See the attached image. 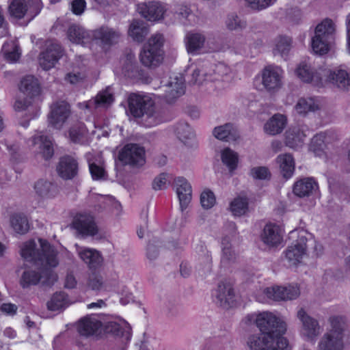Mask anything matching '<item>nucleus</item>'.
Instances as JSON below:
<instances>
[{
	"mask_svg": "<svg viewBox=\"0 0 350 350\" xmlns=\"http://www.w3.org/2000/svg\"><path fill=\"white\" fill-rule=\"evenodd\" d=\"M246 325L255 324L262 334L270 335L274 339L284 338L287 330L286 321L269 311L258 312L246 315L243 319Z\"/></svg>",
	"mask_w": 350,
	"mask_h": 350,
	"instance_id": "obj_1",
	"label": "nucleus"
},
{
	"mask_svg": "<svg viewBox=\"0 0 350 350\" xmlns=\"http://www.w3.org/2000/svg\"><path fill=\"white\" fill-rule=\"evenodd\" d=\"M129 106L131 114L136 118H142L147 127L157 126L163 121L160 111L157 109L154 100L148 95L131 94Z\"/></svg>",
	"mask_w": 350,
	"mask_h": 350,
	"instance_id": "obj_2",
	"label": "nucleus"
},
{
	"mask_svg": "<svg viewBox=\"0 0 350 350\" xmlns=\"http://www.w3.org/2000/svg\"><path fill=\"white\" fill-rule=\"evenodd\" d=\"M21 256L27 261L37 262L42 265L44 262L49 267H57L59 264L57 251L43 239L28 241L21 248Z\"/></svg>",
	"mask_w": 350,
	"mask_h": 350,
	"instance_id": "obj_3",
	"label": "nucleus"
},
{
	"mask_svg": "<svg viewBox=\"0 0 350 350\" xmlns=\"http://www.w3.org/2000/svg\"><path fill=\"white\" fill-rule=\"evenodd\" d=\"M329 327L318 342V350H343L344 340L347 336L346 319L342 316H331Z\"/></svg>",
	"mask_w": 350,
	"mask_h": 350,
	"instance_id": "obj_4",
	"label": "nucleus"
},
{
	"mask_svg": "<svg viewBox=\"0 0 350 350\" xmlns=\"http://www.w3.org/2000/svg\"><path fill=\"white\" fill-rule=\"evenodd\" d=\"M45 262L42 265L40 262H33L32 267L26 269L22 274L20 284L23 288L29 287L31 285H36L40 281L44 284H50L57 280L56 274L53 271L52 268Z\"/></svg>",
	"mask_w": 350,
	"mask_h": 350,
	"instance_id": "obj_5",
	"label": "nucleus"
},
{
	"mask_svg": "<svg viewBox=\"0 0 350 350\" xmlns=\"http://www.w3.org/2000/svg\"><path fill=\"white\" fill-rule=\"evenodd\" d=\"M247 350H291L286 338L274 339L267 334L250 335L246 341Z\"/></svg>",
	"mask_w": 350,
	"mask_h": 350,
	"instance_id": "obj_6",
	"label": "nucleus"
},
{
	"mask_svg": "<svg viewBox=\"0 0 350 350\" xmlns=\"http://www.w3.org/2000/svg\"><path fill=\"white\" fill-rule=\"evenodd\" d=\"M164 38L162 34L155 33L148 40L140 53L142 63L148 67L159 65L163 59V45Z\"/></svg>",
	"mask_w": 350,
	"mask_h": 350,
	"instance_id": "obj_7",
	"label": "nucleus"
},
{
	"mask_svg": "<svg viewBox=\"0 0 350 350\" xmlns=\"http://www.w3.org/2000/svg\"><path fill=\"white\" fill-rule=\"evenodd\" d=\"M283 75L284 72L279 66H266L261 72V82L258 83L256 79L254 85L259 90L275 92L282 87Z\"/></svg>",
	"mask_w": 350,
	"mask_h": 350,
	"instance_id": "obj_8",
	"label": "nucleus"
},
{
	"mask_svg": "<svg viewBox=\"0 0 350 350\" xmlns=\"http://www.w3.org/2000/svg\"><path fill=\"white\" fill-rule=\"evenodd\" d=\"M308 242H312L311 235L301 232L298 239L285 250V258L290 266H296L301 262L307 254Z\"/></svg>",
	"mask_w": 350,
	"mask_h": 350,
	"instance_id": "obj_9",
	"label": "nucleus"
},
{
	"mask_svg": "<svg viewBox=\"0 0 350 350\" xmlns=\"http://www.w3.org/2000/svg\"><path fill=\"white\" fill-rule=\"evenodd\" d=\"M297 318L301 323V336L307 341H315L322 332L318 320L310 316L303 308L297 310Z\"/></svg>",
	"mask_w": 350,
	"mask_h": 350,
	"instance_id": "obj_10",
	"label": "nucleus"
},
{
	"mask_svg": "<svg viewBox=\"0 0 350 350\" xmlns=\"http://www.w3.org/2000/svg\"><path fill=\"white\" fill-rule=\"evenodd\" d=\"M146 152L143 146L137 144H128L119 152L118 159L124 164L133 167H140L145 164Z\"/></svg>",
	"mask_w": 350,
	"mask_h": 350,
	"instance_id": "obj_11",
	"label": "nucleus"
},
{
	"mask_svg": "<svg viewBox=\"0 0 350 350\" xmlns=\"http://www.w3.org/2000/svg\"><path fill=\"white\" fill-rule=\"evenodd\" d=\"M27 145L36 157H40L48 160L53 155L52 142L42 132H37L33 135L27 140Z\"/></svg>",
	"mask_w": 350,
	"mask_h": 350,
	"instance_id": "obj_12",
	"label": "nucleus"
},
{
	"mask_svg": "<svg viewBox=\"0 0 350 350\" xmlns=\"http://www.w3.org/2000/svg\"><path fill=\"white\" fill-rule=\"evenodd\" d=\"M325 68L326 66L314 68L309 62L303 61L298 64L295 74L304 83H312L316 86H323V75L322 72H324Z\"/></svg>",
	"mask_w": 350,
	"mask_h": 350,
	"instance_id": "obj_13",
	"label": "nucleus"
},
{
	"mask_svg": "<svg viewBox=\"0 0 350 350\" xmlns=\"http://www.w3.org/2000/svg\"><path fill=\"white\" fill-rule=\"evenodd\" d=\"M70 107L65 101L54 103L51 107L49 123L56 129H62L70 121Z\"/></svg>",
	"mask_w": 350,
	"mask_h": 350,
	"instance_id": "obj_14",
	"label": "nucleus"
},
{
	"mask_svg": "<svg viewBox=\"0 0 350 350\" xmlns=\"http://www.w3.org/2000/svg\"><path fill=\"white\" fill-rule=\"evenodd\" d=\"M323 71V86L331 83L342 90L350 89V74L346 70L341 68L332 70L326 66Z\"/></svg>",
	"mask_w": 350,
	"mask_h": 350,
	"instance_id": "obj_15",
	"label": "nucleus"
},
{
	"mask_svg": "<svg viewBox=\"0 0 350 350\" xmlns=\"http://www.w3.org/2000/svg\"><path fill=\"white\" fill-rule=\"evenodd\" d=\"M186 50L189 54L198 55L208 46L207 35L202 31H188L184 38Z\"/></svg>",
	"mask_w": 350,
	"mask_h": 350,
	"instance_id": "obj_16",
	"label": "nucleus"
},
{
	"mask_svg": "<svg viewBox=\"0 0 350 350\" xmlns=\"http://www.w3.org/2000/svg\"><path fill=\"white\" fill-rule=\"evenodd\" d=\"M214 296L217 304L224 308H230L235 304L236 295L233 285L230 282H220Z\"/></svg>",
	"mask_w": 350,
	"mask_h": 350,
	"instance_id": "obj_17",
	"label": "nucleus"
},
{
	"mask_svg": "<svg viewBox=\"0 0 350 350\" xmlns=\"http://www.w3.org/2000/svg\"><path fill=\"white\" fill-rule=\"evenodd\" d=\"M72 226L83 236H94L98 232V228L93 216L86 213L77 214L73 219Z\"/></svg>",
	"mask_w": 350,
	"mask_h": 350,
	"instance_id": "obj_18",
	"label": "nucleus"
},
{
	"mask_svg": "<svg viewBox=\"0 0 350 350\" xmlns=\"http://www.w3.org/2000/svg\"><path fill=\"white\" fill-rule=\"evenodd\" d=\"M308 127L305 125L289 127L284 135L285 145L293 149L301 147L308 135Z\"/></svg>",
	"mask_w": 350,
	"mask_h": 350,
	"instance_id": "obj_19",
	"label": "nucleus"
},
{
	"mask_svg": "<svg viewBox=\"0 0 350 350\" xmlns=\"http://www.w3.org/2000/svg\"><path fill=\"white\" fill-rule=\"evenodd\" d=\"M137 11L148 21H158L163 18L167 8L159 1H151L138 4Z\"/></svg>",
	"mask_w": 350,
	"mask_h": 350,
	"instance_id": "obj_20",
	"label": "nucleus"
},
{
	"mask_svg": "<svg viewBox=\"0 0 350 350\" xmlns=\"http://www.w3.org/2000/svg\"><path fill=\"white\" fill-rule=\"evenodd\" d=\"M164 98L169 103L185 94V79L181 75H174L170 77L166 85L163 86Z\"/></svg>",
	"mask_w": 350,
	"mask_h": 350,
	"instance_id": "obj_21",
	"label": "nucleus"
},
{
	"mask_svg": "<svg viewBox=\"0 0 350 350\" xmlns=\"http://www.w3.org/2000/svg\"><path fill=\"white\" fill-rule=\"evenodd\" d=\"M174 189L179 200L180 208L184 211L191 200V186L185 178L177 177L174 180Z\"/></svg>",
	"mask_w": 350,
	"mask_h": 350,
	"instance_id": "obj_22",
	"label": "nucleus"
},
{
	"mask_svg": "<svg viewBox=\"0 0 350 350\" xmlns=\"http://www.w3.org/2000/svg\"><path fill=\"white\" fill-rule=\"evenodd\" d=\"M283 233L280 226L270 223L265 226L260 234V239L267 246L274 247L282 243Z\"/></svg>",
	"mask_w": 350,
	"mask_h": 350,
	"instance_id": "obj_23",
	"label": "nucleus"
},
{
	"mask_svg": "<svg viewBox=\"0 0 350 350\" xmlns=\"http://www.w3.org/2000/svg\"><path fill=\"white\" fill-rule=\"evenodd\" d=\"M102 325V322L98 317L88 315L79 321L77 329L80 335L89 337L98 334Z\"/></svg>",
	"mask_w": 350,
	"mask_h": 350,
	"instance_id": "obj_24",
	"label": "nucleus"
},
{
	"mask_svg": "<svg viewBox=\"0 0 350 350\" xmlns=\"http://www.w3.org/2000/svg\"><path fill=\"white\" fill-rule=\"evenodd\" d=\"M120 37L118 31L107 26H102L92 31V38L103 47L116 44Z\"/></svg>",
	"mask_w": 350,
	"mask_h": 350,
	"instance_id": "obj_25",
	"label": "nucleus"
},
{
	"mask_svg": "<svg viewBox=\"0 0 350 350\" xmlns=\"http://www.w3.org/2000/svg\"><path fill=\"white\" fill-rule=\"evenodd\" d=\"M62 55V50L57 43L49 45L46 50L40 54V64L44 70L53 68L59 58Z\"/></svg>",
	"mask_w": 350,
	"mask_h": 350,
	"instance_id": "obj_26",
	"label": "nucleus"
},
{
	"mask_svg": "<svg viewBox=\"0 0 350 350\" xmlns=\"http://www.w3.org/2000/svg\"><path fill=\"white\" fill-rule=\"evenodd\" d=\"M288 123L287 117L282 113H275L264 124L263 131L270 136H275L283 132Z\"/></svg>",
	"mask_w": 350,
	"mask_h": 350,
	"instance_id": "obj_27",
	"label": "nucleus"
},
{
	"mask_svg": "<svg viewBox=\"0 0 350 350\" xmlns=\"http://www.w3.org/2000/svg\"><path fill=\"white\" fill-rule=\"evenodd\" d=\"M57 171L62 178L72 179L77 174L78 162L72 157H63L57 166Z\"/></svg>",
	"mask_w": 350,
	"mask_h": 350,
	"instance_id": "obj_28",
	"label": "nucleus"
},
{
	"mask_svg": "<svg viewBox=\"0 0 350 350\" xmlns=\"http://www.w3.org/2000/svg\"><path fill=\"white\" fill-rule=\"evenodd\" d=\"M113 102V93L110 88H107L98 93L96 97L83 103H79L81 107L88 109L97 107H107Z\"/></svg>",
	"mask_w": 350,
	"mask_h": 350,
	"instance_id": "obj_29",
	"label": "nucleus"
},
{
	"mask_svg": "<svg viewBox=\"0 0 350 350\" xmlns=\"http://www.w3.org/2000/svg\"><path fill=\"white\" fill-rule=\"evenodd\" d=\"M75 247L79 258L90 267H96L101 264L103 258L95 249L81 247L78 244H75Z\"/></svg>",
	"mask_w": 350,
	"mask_h": 350,
	"instance_id": "obj_30",
	"label": "nucleus"
},
{
	"mask_svg": "<svg viewBox=\"0 0 350 350\" xmlns=\"http://www.w3.org/2000/svg\"><path fill=\"white\" fill-rule=\"evenodd\" d=\"M34 190L36 195L42 199L53 198L59 193L57 186L45 179L38 180L34 185Z\"/></svg>",
	"mask_w": 350,
	"mask_h": 350,
	"instance_id": "obj_31",
	"label": "nucleus"
},
{
	"mask_svg": "<svg viewBox=\"0 0 350 350\" xmlns=\"http://www.w3.org/2000/svg\"><path fill=\"white\" fill-rule=\"evenodd\" d=\"M318 189V184L312 178H304L295 183L293 193L299 197L312 195Z\"/></svg>",
	"mask_w": 350,
	"mask_h": 350,
	"instance_id": "obj_32",
	"label": "nucleus"
},
{
	"mask_svg": "<svg viewBox=\"0 0 350 350\" xmlns=\"http://www.w3.org/2000/svg\"><path fill=\"white\" fill-rule=\"evenodd\" d=\"M19 89L27 97L30 98L38 96L40 92L38 79L31 75L26 76L21 80Z\"/></svg>",
	"mask_w": 350,
	"mask_h": 350,
	"instance_id": "obj_33",
	"label": "nucleus"
},
{
	"mask_svg": "<svg viewBox=\"0 0 350 350\" xmlns=\"http://www.w3.org/2000/svg\"><path fill=\"white\" fill-rule=\"evenodd\" d=\"M335 32L334 23L331 19L326 18L316 26L312 36L334 40Z\"/></svg>",
	"mask_w": 350,
	"mask_h": 350,
	"instance_id": "obj_34",
	"label": "nucleus"
},
{
	"mask_svg": "<svg viewBox=\"0 0 350 350\" xmlns=\"http://www.w3.org/2000/svg\"><path fill=\"white\" fill-rule=\"evenodd\" d=\"M282 175L285 178H290L295 171V161L291 154H281L276 159Z\"/></svg>",
	"mask_w": 350,
	"mask_h": 350,
	"instance_id": "obj_35",
	"label": "nucleus"
},
{
	"mask_svg": "<svg viewBox=\"0 0 350 350\" xmlns=\"http://www.w3.org/2000/svg\"><path fill=\"white\" fill-rule=\"evenodd\" d=\"M291 38L288 36H280L274 40L273 55L286 59L291 51Z\"/></svg>",
	"mask_w": 350,
	"mask_h": 350,
	"instance_id": "obj_36",
	"label": "nucleus"
},
{
	"mask_svg": "<svg viewBox=\"0 0 350 350\" xmlns=\"http://www.w3.org/2000/svg\"><path fill=\"white\" fill-rule=\"evenodd\" d=\"M67 37L72 43L83 44L90 40V33L81 26L72 25L67 31Z\"/></svg>",
	"mask_w": 350,
	"mask_h": 350,
	"instance_id": "obj_37",
	"label": "nucleus"
},
{
	"mask_svg": "<svg viewBox=\"0 0 350 350\" xmlns=\"http://www.w3.org/2000/svg\"><path fill=\"white\" fill-rule=\"evenodd\" d=\"M221 262L223 265L227 266L230 263L235 262L237 254L233 250L230 239L227 237L222 238L221 240Z\"/></svg>",
	"mask_w": 350,
	"mask_h": 350,
	"instance_id": "obj_38",
	"label": "nucleus"
},
{
	"mask_svg": "<svg viewBox=\"0 0 350 350\" xmlns=\"http://www.w3.org/2000/svg\"><path fill=\"white\" fill-rule=\"evenodd\" d=\"M319 109V103L312 98H301L295 105L296 112L300 115H306Z\"/></svg>",
	"mask_w": 350,
	"mask_h": 350,
	"instance_id": "obj_39",
	"label": "nucleus"
},
{
	"mask_svg": "<svg viewBox=\"0 0 350 350\" xmlns=\"http://www.w3.org/2000/svg\"><path fill=\"white\" fill-rule=\"evenodd\" d=\"M148 32L145 23L140 21H133L129 29V36L137 42H142Z\"/></svg>",
	"mask_w": 350,
	"mask_h": 350,
	"instance_id": "obj_40",
	"label": "nucleus"
},
{
	"mask_svg": "<svg viewBox=\"0 0 350 350\" xmlns=\"http://www.w3.org/2000/svg\"><path fill=\"white\" fill-rule=\"evenodd\" d=\"M334 40L312 36L311 46L314 53L323 55L327 54L331 49Z\"/></svg>",
	"mask_w": 350,
	"mask_h": 350,
	"instance_id": "obj_41",
	"label": "nucleus"
},
{
	"mask_svg": "<svg viewBox=\"0 0 350 350\" xmlns=\"http://www.w3.org/2000/svg\"><path fill=\"white\" fill-rule=\"evenodd\" d=\"M175 133L177 137L185 144H189L195 138L193 129L187 122L178 123L176 126Z\"/></svg>",
	"mask_w": 350,
	"mask_h": 350,
	"instance_id": "obj_42",
	"label": "nucleus"
},
{
	"mask_svg": "<svg viewBox=\"0 0 350 350\" xmlns=\"http://www.w3.org/2000/svg\"><path fill=\"white\" fill-rule=\"evenodd\" d=\"M221 160L229 171L234 170L238 165L239 155L233 150L226 148L221 151Z\"/></svg>",
	"mask_w": 350,
	"mask_h": 350,
	"instance_id": "obj_43",
	"label": "nucleus"
},
{
	"mask_svg": "<svg viewBox=\"0 0 350 350\" xmlns=\"http://www.w3.org/2000/svg\"><path fill=\"white\" fill-rule=\"evenodd\" d=\"M230 210L234 216H241L248 211V199L245 196H237L230 204Z\"/></svg>",
	"mask_w": 350,
	"mask_h": 350,
	"instance_id": "obj_44",
	"label": "nucleus"
},
{
	"mask_svg": "<svg viewBox=\"0 0 350 350\" xmlns=\"http://www.w3.org/2000/svg\"><path fill=\"white\" fill-rule=\"evenodd\" d=\"M68 304L67 295L64 293H57L47 302V308L51 311H58L65 308Z\"/></svg>",
	"mask_w": 350,
	"mask_h": 350,
	"instance_id": "obj_45",
	"label": "nucleus"
},
{
	"mask_svg": "<svg viewBox=\"0 0 350 350\" xmlns=\"http://www.w3.org/2000/svg\"><path fill=\"white\" fill-rule=\"evenodd\" d=\"M10 224L13 230L18 234H25L28 232L29 228L27 218L23 215H12Z\"/></svg>",
	"mask_w": 350,
	"mask_h": 350,
	"instance_id": "obj_46",
	"label": "nucleus"
},
{
	"mask_svg": "<svg viewBox=\"0 0 350 350\" xmlns=\"http://www.w3.org/2000/svg\"><path fill=\"white\" fill-rule=\"evenodd\" d=\"M86 77L85 70L83 67H74L65 76V81L72 85L82 83Z\"/></svg>",
	"mask_w": 350,
	"mask_h": 350,
	"instance_id": "obj_47",
	"label": "nucleus"
},
{
	"mask_svg": "<svg viewBox=\"0 0 350 350\" xmlns=\"http://www.w3.org/2000/svg\"><path fill=\"white\" fill-rule=\"evenodd\" d=\"M172 176L170 174L163 172L157 175L152 181V189L154 191L166 189L171 183Z\"/></svg>",
	"mask_w": 350,
	"mask_h": 350,
	"instance_id": "obj_48",
	"label": "nucleus"
},
{
	"mask_svg": "<svg viewBox=\"0 0 350 350\" xmlns=\"http://www.w3.org/2000/svg\"><path fill=\"white\" fill-rule=\"evenodd\" d=\"M27 10V3L25 0H12L9 11L12 16L17 18H23Z\"/></svg>",
	"mask_w": 350,
	"mask_h": 350,
	"instance_id": "obj_49",
	"label": "nucleus"
},
{
	"mask_svg": "<svg viewBox=\"0 0 350 350\" xmlns=\"http://www.w3.org/2000/svg\"><path fill=\"white\" fill-rule=\"evenodd\" d=\"M226 27L231 31L242 30L246 27V22L237 14H228L225 21Z\"/></svg>",
	"mask_w": 350,
	"mask_h": 350,
	"instance_id": "obj_50",
	"label": "nucleus"
},
{
	"mask_svg": "<svg viewBox=\"0 0 350 350\" xmlns=\"http://www.w3.org/2000/svg\"><path fill=\"white\" fill-rule=\"evenodd\" d=\"M3 51L5 57L12 62L17 61L21 55L18 47L14 42L4 44Z\"/></svg>",
	"mask_w": 350,
	"mask_h": 350,
	"instance_id": "obj_51",
	"label": "nucleus"
},
{
	"mask_svg": "<svg viewBox=\"0 0 350 350\" xmlns=\"http://www.w3.org/2000/svg\"><path fill=\"white\" fill-rule=\"evenodd\" d=\"M284 286L267 287L263 290L267 297L274 301L284 300Z\"/></svg>",
	"mask_w": 350,
	"mask_h": 350,
	"instance_id": "obj_52",
	"label": "nucleus"
},
{
	"mask_svg": "<svg viewBox=\"0 0 350 350\" xmlns=\"http://www.w3.org/2000/svg\"><path fill=\"white\" fill-rule=\"evenodd\" d=\"M250 175L256 180H269L271 174L268 167L265 166H256L250 170Z\"/></svg>",
	"mask_w": 350,
	"mask_h": 350,
	"instance_id": "obj_53",
	"label": "nucleus"
},
{
	"mask_svg": "<svg viewBox=\"0 0 350 350\" xmlns=\"http://www.w3.org/2000/svg\"><path fill=\"white\" fill-rule=\"evenodd\" d=\"M232 130V126L230 124H226L215 128L213 135L218 139L227 140L231 134Z\"/></svg>",
	"mask_w": 350,
	"mask_h": 350,
	"instance_id": "obj_54",
	"label": "nucleus"
},
{
	"mask_svg": "<svg viewBox=\"0 0 350 350\" xmlns=\"http://www.w3.org/2000/svg\"><path fill=\"white\" fill-rule=\"evenodd\" d=\"M200 202L202 207L206 209L212 208L215 204V196L214 193L208 189L204 190L201 193Z\"/></svg>",
	"mask_w": 350,
	"mask_h": 350,
	"instance_id": "obj_55",
	"label": "nucleus"
},
{
	"mask_svg": "<svg viewBox=\"0 0 350 350\" xmlns=\"http://www.w3.org/2000/svg\"><path fill=\"white\" fill-rule=\"evenodd\" d=\"M85 133V129L84 125L81 123L77 124L75 126L71 127L69 130L70 138L74 142H79Z\"/></svg>",
	"mask_w": 350,
	"mask_h": 350,
	"instance_id": "obj_56",
	"label": "nucleus"
},
{
	"mask_svg": "<svg viewBox=\"0 0 350 350\" xmlns=\"http://www.w3.org/2000/svg\"><path fill=\"white\" fill-rule=\"evenodd\" d=\"M208 79V76L204 68H197L193 71L191 82L193 84L201 85L204 81Z\"/></svg>",
	"mask_w": 350,
	"mask_h": 350,
	"instance_id": "obj_57",
	"label": "nucleus"
},
{
	"mask_svg": "<svg viewBox=\"0 0 350 350\" xmlns=\"http://www.w3.org/2000/svg\"><path fill=\"white\" fill-rule=\"evenodd\" d=\"M284 300H292L297 298L300 295L299 287L297 284H291L288 286H284Z\"/></svg>",
	"mask_w": 350,
	"mask_h": 350,
	"instance_id": "obj_58",
	"label": "nucleus"
},
{
	"mask_svg": "<svg viewBox=\"0 0 350 350\" xmlns=\"http://www.w3.org/2000/svg\"><path fill=\"white\" fill-rule=\"evenodd\" d=\"M325 139V135L322 133L314 135L311 140L310 149L314 152L321 150L324 146Z\"/></svg>",
	"mask_w": 350,
	"mask_h": 350,
	"instance_id": "obj_59",
	"label": "nucleus"
},
{
	"mask_svg": "<svg viewBox=\"0 0 350 350\" xmlns=\"http://www.w3.org/2000/svg\"><path fill=\"white\" fill-rule=\"evenodd\" d=\"M249 5L255 10H262L272 5L275 0H245Z\"/></svg>",
	"mask_w": 350,
	"mask_h": 350,
	"instance_id": "obj_60",
	"label": "nucleus"
},
{
	"mask_svg": "<svg viewBox=\"0 0 350 350\" xmlns=\"http://www.w3.org/2000/svg\"><path fill=\"white\" fill-rule=\"evenodd\" d=\"M33 103V98H20L14 103V109L18 111H23L27 110L31 106Z\"/></svg>",
	"mask_w": 350,
	"mask_h": 350,
	"instance_id": "obj_61",
	"label": "nucleus"
},
{
	"mask_svg": "<svg viewBox=\"0 0 350 350\" xmlns=\"http://www.w3.org/2000/svg\"><path fill=\"white\" fill-rule=\"evenodd\" d=\"M89 168L93 179L100 180L104 178L105 172L103 167L92 163L89 164Z\"/></svg>",
	"mask_w": 350,
	"mask_h": 350,
	"instance_id": "obj_62",
	"label": "nucleus"
},
{
	"mask_svg": "<svg viewBox=\"0 0 350 350\" xmlns=\"http://www.w3.org/2000/svg\"><path fill=\"white\" fill-rule=\"evenodd\" d=\"M86 8L85 0H73L70 3V10L75 15H81Z\"/></svg>",
	"mask_w": 350,
	"mask_h": 350,
	"instance_id": "obj_63",
	"label": "nucleus"
},
{
	"mask_svg": "<svg viewBox=\"0 0 350 350\" xmlns=\"http://www.w3.org/2000/svg\"><path fill=\"white\" fill-rule=\"evenodd\" d=\"M103 284V280L101 276L94 275L92 276L89 282V286L93 290H99L102 288Z\"/></svg>",
	"mask_w": 350,
	"mask_h": 350,
	"instance_id": "obj_64",
	"label": "nucleus"
}]
</instances>
